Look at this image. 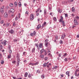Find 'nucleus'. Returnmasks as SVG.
Listing matches in <instances>:
<instances>
[{
  "instance_id": "obj_1",
  "label": "nucleus",
  "mask_w": 79,
  "mask_h": 79,
  "mask_svg": "<svg viewBox=\"0 0 79 79\" xmlns=\"http://www.w3.org/2000/svg\"><path fill=\"white\" fill-rule=\"evenodd\" d=\"M60 19L59 20V22L61 23L63 25V26H65V23H64V21H63V17L62 16H60Z\"/></svg>"
},
{
  "instance_id": "obj_2",
  "label": "nucleus",
  "mask_w": 79,
  "mask_h": 79,
  "mask_svg": "<svg viewBox=\"0 0 79 79\" xmlns=\"http://www.w3.org/2000/svg\"><path fill=\"white\" fill-rule=\"evenodd\" d=\"M75 75L76 76H79V69H77L75 72Z\"/></svg>"
},
{
  "instance_id": "obj_3",
  "label": "nucleus",
  "mask_w": 79,
  "mask_h": 79,
  "mask_svg": "<svg viewBox=\"0 0 79 79\" xmlns=\"http://www.w3.org/2000/svg\"><path fill=\"white\" fill-rule=\"evenodd\" d=\"M34 18L33 14H31L30 17V20H33Z\"/></svg>"
},
{
  "instance_id": "obj_4",
  "label": "nucleus",
  "mask_w": 79,
  "mask_h": 79,
  "mask_svg": "<svg viewBox=\"0 0 79 79\" xmlns=\"http://www.w3.org/2000/svg\"><path fill=\"white\" fill-rule=\"evenodd\" d=\"M17 66H19V63L20 62V59L19 58H17Z\"/></svg>"
},
{
  "instance_id": "obj_5",
  "label": "nucleus",
  "mask_w": 79,
  "mask_h": 79,
  "mask_svg": "<svg viewBox=\"0 0 79 79\" xmlns=\"http://www.w3.org/2000/svg\"><path fill=\"white\" fill-rule=\"evenodd\" d=\"M4 6H3L0 9V12L1 13H4V11H3V9L4 8Z\"/></svg>"
},
{
  "instance_id": "obj_6",
  "label": "nucleus",
  "mask_w": 79,
  "mask_h": 79,
  "mask_svg": "<svg viewBox=\"0 0 79 79\" xmlns=\"http://www.w3.org/2000/svg\"><path fill=\"white\" fill-rule=\"evenodd\" d=\"M7 41L5 40H4L3 41L1 42L2 44H4V46H5L6 45Z\"/></svg>"
},
{
  "instance_id": "obj_7",
  "label": "nucleus",
  "mask_w": 79,
  "mask_h": 79,
  "mask_svg": "<svg viewBox=\"0 0 79 79\" xmlns=\"http://www.w3.org/2000/svg\"><path fill=\"white\" fill-rule=\"evenodd\" d=\"M65 36L66 35L64 33H63L61 35V39H64V38H65Z\"/></svg>"
},
{
  "instance_id": "obj_8",
  "label": "nucleus",
  "mask_w": 79,
  "mask_h": 79,
  "mask_svg": "<svg viewBox=\"0 0 79 79\" xmlns=\"http://www.w3.org/2000/svg\"><path fill=\"white\" fill-rule=\"evenodd\" d=\"M74 23L75 25H78V23H77V20L76 19H74Z\"/></svg>"
},
{
  "instance_id": "obj_9",
  "label": "nucleus",
  "mask_w": 79,
  "mask_h": 79,
  "mask_svg": "<svg viewBox=\"0 0 79 79\" xmlns=\"http://www.w3.org/2000/svg\"><path fill=\"white\" fill-rule=\"evenodd\" d=\"M47 23L45 22H44L42 25V28H43V27H44V26H47Z\"/></svg>"
},
{
  "instance_id": "obj_10",
  "label": "nucleus",
  "mask_w": 79,
  "mask_h": 79,
  "mask_svg": "<svg viewBox=\"0 0 79 79\" xmlns=\"http://www.w3.org/2000/svg\"><path fill=\"white\" fill-rule=\"evenodd\" d=\"M51 63H49V62H48L47 63V67H48V68H49L50 66H51Z\"/></svg>"
},
{
  "instance_id": "obj_11",
  "label": "nucleus",
  "mask_w": 79,
  "mask_h": 79,
  "mask_svg": "<svg viewBox=\"0 0 79 79\" xmlns=\"http://www.w3.org/2000/svg\"><path fill=\"white\" fill-rule=\"evenodd\" d=\"M9 32L10 33V34H14V31L13 30V29H11L10 31H9Z\"/></svg>"
},
{
  "instance_id": "obj_12",
  "label": "nucleus",
  "mask_w": 79,
  "mask_h": 79,
  "mask_svg": "<svg viewBox=\"0 0 79 79\" xmlns=\"http://www.w3.org/2000/svg\"><path fill=\"white\" fill-rule=\"evenodd\" d=\"M10 11L11 13H14V12H15V10L13 8L11 9H10Z\"/></svg>"
},
{
  "instance_id": "obj_13",
  "label": "nucleus",
  "mask_w": 79,
  "mask_h": 79,
  "mask_svg": "<svg viewBox=\"0 0 79 79\" xmlns=\"http://www.w3.org/2000/svg\"><path fill=\"white\" fill-rule=\"evenodd\" d=\"M4 16L5 18H7V17H8V14H7V13L5 12L4 13Z\"/></svg>"
},
{
  "instance_id": "obj_14",
  "label": "nucleus",
  "mask_w": 79,
  "mask_h": 79,
  "mask_svg": "<svg viewBox=\"0 0 79 79\" xmlns=\"http://www.w3.org/2000/svg\"><path fill=\"white\" fill-rule=\"evenodd\" d=\"M76 20H79V17L77 16L76 17H75V19Z\"/></svg>"
},
{
  "instance_id": "obj_15",
  "label": "nucleus",
  "mask_w": 79,
  "mask_h": 79,
  "mask_svg": "<svg viewBox=\"0 0 79 79\" xmlns=\"http://www.w3.org/2000/svg\"><path fill=\"white\" fill-rule=\"evenodd\" d=\"M39 47L40 48H42V47H43V44H42V43H40L39 44Z\"/></svg>"
},
{
  "instance_id": "obj_16",
  "label": "nucleus",
  "mask_w": 79,
  "mask_h": 79,
  "mask_svg": "<svg viewBox=\"0 0 79 79\" xmlns=\"http://www.w3.org/2000/svg\"><path fill=\"white\" fill-rule=\"evenodd\" d=\"M41 27V25H40V24H39L37 26V27L36 28L37 29H40V28Z\"/></svg>"
},
{
  "instance_id": "obj_17",
  "label": "nucleus",
  "mask_w": 79,
  "mask_h": 79,
  "mask_svg": "<svg viewBox=\"0 0 79 79\" xmlns=\"http://www.w3.org/2000/svg\"><path fill=\"white\" fill-rule=\"evenodd\" d=\"M72 11L73 12V13L75 11V9L74 8V7H73L72 8Z\"/></svg>"
},
{
  "instance_id": "obj_18",
  "label": "nucleus",
  "mask_w": 79,
  "mask_h": 79,
  "mask_svg": "<svg viewBox=\"0 0 79 79\" xmlns=\"http://www.w3.org/2000/svg\"><path fill=\"white\" fill-rule=\"evenodd\" d=\"M20 57V55H19V54H17V56H16L17 58H19Z\"/></svg>"
},
{
  "instance_id": "obj_19",
  "label": "nucleus",
  "mask_w": 79,
  "mask_h": 79,
  "mask_svg": "<svg viewBox=\"0 0 79 79\" xmlns=\"http://www.w3.org/2000/svg\"><path fill=\"white\" fill-rule=\"evenodd\" d=\"M40 58H44V55L43 54H41L40 56Z\"/></svg>"
},
{
  "instance_id": "obj_20",
  "label": "nucleus",
  "mask_w": 79,
  "mask_h": 79,
  "mask_svg": "<svg viewBox=\"0 0 79 79\" xmlns=\"http://www.w3.org/2000/svg\"><path fill=\"white\" fill-rule=\"evenodd\" d=\"M66 74L67 75H68V76H69V72L67 71L66 73Z\"/></svg>"
},
{
  "instance_id": "obj_21",
  "label": "nucleus",
  "mask_w": 79,
  "mask_h": 79,
  "mask_svg": "<svg viewBox=\"0 0 79 79\" xmlns=\"http://www.w3.org/2000/svg\"><path fill=\"white\" fill-rule=\"evenodd\" d=\"M57 67H58V66H56L52 68V69H57Z\"/></svg>"
},
{
  "instance_id": "obj_22",
  "label": "nucleus",
  "mask_w": 79,
  "mask_h": 79,
  "mask_svg": "<svg viewBox=\"0 0 79 79\" xmlns=\"http://www.w3.org/2000/svg\"><path fill=\"white\" fill-rule=\"evenodd\" d=\"M35 48H34L32 49L31 51L32 53H33V52H35Z\"/></svg>"
},
{
  "instance_id": "obj_23",
  "label": "nucleus",
  "mask_w": 79,
  "mask_h": 79,
  "mask_svg": "<svg viewBox=\"0 0 79 79\" xmlns=\"http://www.w3.org/2000/svg\"><path fill=\"white\" fill-rule=\"evenodd\" d=\"M28 74V73H27L26 72L25 74H24V76L25 77H27V75Z\"/></svg>"
},
{
  "instance_id": "obj_24",
  "label": "nucleus",
  "mask_w": 79,
  "mask_h": 79,
  "mask_svg": "<svg viewBox=\"0 0 79 79\" xmlns=\"http://www.w3.org/2000/svg\"><path fill=\"white\" fill-rule=\"evenodd\" d=\"M44 52V49H41V50L40 51V54H42V53Z\"/></svg>"
},
{
  "instance_id": "obj_25",
  "label": "nucleus",
  "mask_w": 79,
  "mask_h": 79,
  "mask_svg": "<svg viewBox=\"0 0 79 79\" xmlns=\"http://www.w3.org/2000/svg\"><path fill=\"white\" fill-rule=\"evenodd\" d=\"M29 15V12H28L27 11H26L25 12V15L26 16H27Z\"/></svg>"
},
{
  "instance_id": "obj_26",
  "label": "nucleus",
  "mask_w": 79,
  "mask_h": 79,
  "mask_svg": "<svg viewBox=\"0 0 79 79\" xmlns=\"http://www.w3.org/2000/svg\"><path fill=\"white\" fill-rule=\"evenodd\" d=\"M59 43L60 44H63V41L61 40L60 41Z\"/></svg>"
},
{
  "instance_id": "obj_27",
  "label": "nucleus",
  "mask_w": 79,
  "mask_h": 79,
  "mask_svg": "<svg viewBox=\"0 0 79 79\" xmlns=\"http://www.w3.org/2000/svg\"><path fill=\"white\" fill-rule=\"evenodd\" d=\"M47 63H44V64H43V67H46V66H47Z\"/></svg>"
},
{
  "instance_id": "obj_28",
  "label": "nucleus",
  "mask_w": 79,
  "mask_h": 79,
  "mask_svg": "<svg viewBox=\"0 0 79 79\" xmlns=\"http://www.w3.org/2000/svg\"><path fill=\"white\" fill-rule=\"evenodd\" d=\"M58 11L60 13H61V12H62V10H60L59 9H58Z\"/></svg>"
},
{
  "instance_id": "obj_29",
  "label": "nucleus",
  "mask_w": 79,
  "mask_h": 79,
  "mask_svg": "<svg viewBox=\"0 0 79 79\" xmlns=\"http://www.w3.org/2000/svg\"><path fill=\"white\" fill-rule=\"evenodd\" d=\"M16 60H13L12 61V63H13V64H16Z\"/></svg>"
},
{
  "instance_id": "obj_30",
  "label": "nucleus",
  "mask_w": 79,
  "mask_h": 79,
  "mask_svg": "<svg viewBox=\"0 0 79 79\" xmlns=\"http://www.w3.org/2000/svg\"><path fill=\"white\" fill-rule=\"evenodd\" d=\"M44 15H46L47 14V10L46 9H45L44 10Z\"/></svg>"
},
{
  "instance_id": "obj_31",
  "label": "nucleus",
  "mask_w": 79,
  "mask_h": 79,
  "mask_svg": "<svg viewBox=\"0 0 79 79\" xmlns=\"http://www.w3.org/2000/svg\"><path fill=\"white\" fill-rule=\"evenodd\" d=\"M11 57V54H9L8 55V58H10Z\"/></svg>"
},
{
  "instance_id": "obj_32",
  "label": "nucleus",
  "mask_w": 79,
  "mask_h": 79,
  "mask_svg": "<svg viewBox=\"0 0 79 79\" xmlns=\"http://www.w3.org/2000/svg\"><path fill=\"white\" fill-rule=\"evenodd\" d=\"M29 65H31L32 66H34V64L32 63L29 64Z\"/></svg>"
},
{
  "instance_id": "obj_33",
  "label": "nucleus",
  "mask_w": 79,
  "mask_h": 79,
  "mask_svg": "<svg viewBox=\"0 0 79 79\" xmlns=\"http://www.w3.org/2000/svg\"><path fill=\"white\" fill-rule=\"evenodd\" d=\"M19 6L21 7V2H19Z\"/></svg>"
},
{
  "instance_id": "obj_34",
  "label": "nucleus",
  "mask_w": 79,
  "mask_h": 79,
  "mask_svg": "<svg viewBox=\"0 0 79 79\" xmlns=\"http://www.w3.org/2000/svg\"><path fill=\"white\" fill-rule=\"evenodd\" d=\"M10 6H11V7H12L13 6V4L12 3H10Z\"/></svg>"
},
{
  "instance_id": "obj_35",
  "label": "nucleus",
  "mask_w": 79,
  "mask_h": 79,
  "mask_svg": "<svg viewBox=\"0 0 79 79\" xmlns=\"http://www.w3.org/2000/svg\"><path fill=\"white\" fill-rule=\"evenodd\" d=\"M40 8H38V9L37 10H36V13H37V12H39V11H40Z\"/></svg>"
},
{
  "instance_id": "obj_36",
  "label": "nucleus",
  "mask_w": 79,
  "mask_h": 79,
  "mask_svg": "<svg viewBox=\"0 0 79 79\" xmlns=\"http://www.w3.org/2000/svg\"><path fill=\"white\" fill-rule=\"evenodd\" d=\"M41 77H42V79H44L45 78V75L44 74H43L42 76H41Z\"/></svg>"
},
{
  "instance_id": "obj_37",
  "label": "nucleus",
  "mask_w": 79,
  "mask_h": 79,
  "mask_svg": "<svg viewBox=\"0 0 79 79\" xmlns=\"http://www.w3.org/2000/svg\"><path fill=\"white\" fill-rule=\"evenodd\" d=\"M13 78L14 79H21V78H16V77H13Z\"/></svg>"
},
{
  "instance_id": "obj_38",
  "label": "nucleus",
  "mask_w": 79,
  "mask_h": 79,
  "mask_svg": "<svg viewBox=\"0 0 79 79\" xmlns=\"http://www.w3.org/2000/svg\"><path fill=\"white\" fill-rule=\"evenodd\" d=\"M45 45H46V47H47V45H48V42H45Z\"/></svg>"
},
{
  "instance_id": "obj_39",
  "label": "nucleus",
  "mask_w": 79,
  "mask_h": 79,
  "mask_svg": "<svg viewBox=\"0 0 79 79\" xmlns=\"http://www.w3.org/2000/svg\"><path fill=\"white\" fill-rule=\"evenodd\" d=\"M39 64V62H37L35 63L34 64L35 65H38V64Z\"/></svg>"
},
{
  "instance_id": "obj_40",
  "label": "nucleus",
  "mask_w": 79,
  "mask_h": 79,
  "mask_svg": "<svg viewBox=\"0 0 79 79\" xmlns=\"http://www.w3.org/2000/svg\"><path fill=\"white\" fill-rule=\"evenodd\" d=\"M15 6H17V2H15L14 3Z\"/></svg>"
},
{
  "instance_id": "obj_41",
  "label": "nucleus",
  "mask_w": 79,
  "mask_h": 79,
  "mask_svg": "<svg viewBox=\"0 0 79 79\" xmlns=\"http://www.w3.org/2000/svg\"><path fill=\"white\" fill-rule=\"evenodd\" d=\"M9 25H10V24L7 23L6 24V27H8L9 26Z\"/></svg>"
},
{
  "instance_id": "obj_42",
  "label": "nucleus",
  "mask_w": 79,
  "mask_h": 79,
  "mask_svg": "<svg viewBox=\"0 0 79 79\" xmlns=\"http://www.w3.org/2000/svg\"><path fill=\"white\" fill-rule=\"evenodd\" d=\"M35 45L37 47L39 48V44H35Z\"/></svg>"
},
{
  "instance_id": "obj_43",
  "label": "nucleus",
  "mask_w": 79,
  "mask_h": 79,
  "mask_svg": "<svg viewBox=\"0 0 79 79\" xmlns=\"http://www.w3.org/2000/svg\"><path fill=\"white\" fill-rule=\"evenodd\" d=\"M9 53L10 54H11L12 53V51L11 50V49L9 50Z\"/></svg>"
},
{
  "instance_id": "obj_44",
  "label": "nucleus",
  "mask_w": 79,
  "mask_h": 79,
  "mask_svg": "<svg viewBox=\"0 0 79 79\" xmlns=\"http://www.w3.org/2000/svg\"><path fill=\"white\" fill-rule=\"evenodd\" d=\"M40 70H37L36 71V73H40Z\"/></svg>"
},
{
  "instance_id": "obj_45",
  "label": "nucleus",
  "mask_w": 79,
  "mask_h": 79,
  "mask_svg": "<svg viewBox=\"0 0 79 79\" xmlns=\"http://www.w3.org/2000/svg\"><path fill=\"white\" fill-rule=\"evenodd\" d=\"M35 34H36V32L35 31H34L33 32V35H34V36H35V35H35Z\"/></svg>"
},
{
  "instance_id": "obj_46",
  "label": "nucleus",
  "mask_w": 79,
  "mask_h": 79,
  "mask_svg": "<svg viewBox=\"0 0 79 79\" xmlns=\"http://www.w3.org/2000/svg\"><path fill=\"white\" fill-rule=\"evenodd\" d=\"M53 20L55 21H56V17L53 18Z\"/></svg>"
},
{
  "instance_id": "obj_47",
  "label": "nucleus",
  "mask_w": 79,
  "mask_h": 79,
  "mask_svg": "<svg viewBox=\"0 0 79 79\" xmlns=\"http://www.w3.org/2000/svg\"><path fill=\"white\" fill-rule=\"evenodd\" d=\"M18 19V16H16V18H15V21H17Z\"/></svg>"
},
{
  "instance_id": "obj_48",
  "label": "nucleus",
  "mask_w": 79,
  "mask_h": 79,
  "mask_svg": "<svg viewBox=\"0 0 79 79\" xmlns=\"http://www.w3.org/2000/svg\"><path fill=\"white\" fill-rule=\"evenodd\" d=\"M1 63L2 64H4V61L3 60H1Z\"/></svg>"
},
{
  "instance_id": "obj_49",
  "label": "nucleus",
  "mask_w": 79,
  "mask_h": 79,
  "mask_svg": "<svg viewBox=\"0 0 79 79\" xmlns=\"http://www.w3.org/2000/svg\"><path fill=\"white\" fill-rule=\"evenodd\" d=\"M8 48L9 50H11V46L10 45H9L8 47Z\"/></svg>"
},
{
  "instance_id": "obj_50",
  "label": "nucleus",
  "mask_w": 79,
  "mask_h": 79,
  "mask_svg": "<svg viewBox=\"0 0 79 79\" xmlns=\"http://www.w3.org/2000/svg\"><path fill=\"white\" fill-rule=\"evenodd\" d=\"M65 17H66V18H68V14H65Z\"/></svg>"
},
{
  "instance_id": "obj_51",
  "label": "nucleus",
  "mask_w": 79,
  "mask_h": 79,
  "mask_svg": "<svg viewBox=\"0 0 79 79\" xmlns=\"http://www.w3.org/2000/svg\"><path fill=\"white\" fill-rule=\"evenodd\" d=\"M62 3H63V4H66V2L65 1H64L62 2Z\"/></svg>"
},
{
  "instance_id": "obj_52",
  "label": "nucleus",
  "mask_w": 79,
  "mask_h": 79,
  "mask_svg": "<svg viewBox=\"0 0 79 79\" xmlns=\"http://www.w3.org/2000/svg\"><path fill=\"white\" fill-rule=\"evenodd\" d=\"M48 42V40L46 39L45 40V42Z\"/></svg>"
},
{
  "instance_id": "obj_53",
  "label": "nucleus",
  "mask_w": 79,
  "mask_h": 79,
  "mask_svg": "<svg viewBox=\"0 0 79 79\" xmlns=\"http://www.w3.org/2000/svg\"><path fill=\"white\" fill-rule=\"evenodd\" d=\"M67 56V53H65L64 54V55L63 56Z\"/></svg>"
},
{
  "instance_id": "obj_54",
  "label": "nucleus",
  "mask_w": 79,
  "mask_h": 79,
  "mask_svg": "<svg viewBox=\"0 0 79 79\" xmlns=\"http://www.w3.org/2000/svg\"><path fill=\"white\" fill-rule=\"evenodd\" d=\"M16 23H15V22H14L13 23V26H16Z\"/></svg>"
},
{
  "instance_id": "obj_55",
  "label": "nucleus",
  "mask_w": 79,
  "mask_h": 79,
  "mask_svg": "<svg viewBox=\"0 0 79 79\" xmlns=\"http://www.w3.org/2000/svg\"><path fill=\"white\" fill-rule=\"evenodd\" d=\"M30 36H33L34 34H33V33H31L30 34Z\"/></svg>"
},
{
  "instance_id": "obj_56",
  "label": "nucleus",
  "mask_w": 79,
  "mask_h": 79,
  "mask_svg": "<svg viewBox=\"0 0 79 79\" xmlns=\"http://www.w3.org/2000/svg\"><path fill=\"white\" fill-rule=\"evenodd\" d=\"M58 37L57 36H56V40H58Z\"/></svg>"
},
{
  "instance_id": "obj_57",
  "label": "nucleus",
  "mask_w": 79,
  "mask_h": 79,
  "mask_svg": "<svg viewBox=\"0 0 79 79\" xmlns=\"http://www.w3.org/2000/svg\"><path fill=\"white\" fill-rule=\"evenodd\" d=\"M17 41H18L17 39H15L14 40V42H17Z\"/></svg>"
},
{
  "instance_id": "obj_58",
  "label": "nucleus",
  "mask_w": 79,
  "mask_h": 79,
  "mask_svg": "<svg viewBox=\"0 0 79 79\" xmlns=\"http://www.w3.org/2000/svg\"><path fill=\"white\" fill-rule=\"evenodd\" d=\"M61 53L59 54L58 56H59V57H60L61 56Z\"/></svg>"
},
{
  "instance_id": "obj_59",
  "label": "nucleus",
  "mask_w": 79,
  "mask_h": 79,
  "mask_svg": "<svg viewBox=\"0 0 79 79\" xmlns=\"http://www.w3.org/2000/svg\"><path fill=\"white\" fill-rule=\"evenodd\" d=\"M28 77H31V74H29L28 75Z\"/></svg>"
},
{
  "instance_id": "obj_60",
  "label": "nucleus",
  "mask_w": 79,
  "mask_h": 79,
  "mask_svg": "<svg viewBox=\"0 0 79 79\" xmlns=\"http://www.w3.org/2000/svg\"><path fill=\"white\" fill-rule=\"evenodd\" d=\"M2 54L0 53V58H2Z\"/></svg>"
},
{
  "instance_id": "obj_61",
  "label": "nucleus",
  "mask_w": 79,
  "mask_h": 79,
  "mask_svg": "<svg viewBox=\"0 0 79 79\" xmlns=\"http://www.w3.org/2000/svg\"><path fill=\"white\" fill-rule=\"evenodd\" d=\"M45 60H47V59H48V58L47 57H46L45 58Z\"/></svg>"
},
{
  "instance_id": "obj_62",
  "label": "nucleus",
  "mask_w": 79,
  "mask_h": 79,
  "mask_svg": "<svg viewBox=\"0 0 79 79\" xmlns=\"http://www.w3.org/2000/svg\"><path fill=\"white\" fill-rule=\"evenodd\" d=\"M64 60L65 61H67V58H66L65 59H64Z\"/></svg>"
},
{
  "instance_id": "obj_63",
  "label": "nucleus",
  "mask_w": 79,
  "mask_h": 79,
  "mask_svg": "<svg viewBox=\"0 0 79 79\" xmlns=\"http://www.w3.org/2000/svg\"><path fill=\"white\" fill-rule=\"evenodd\" d=\"M77 38H79V35H77Z\"/></svg>"
},
{
  "instance_id": "obj_64",
  "label": "nucleus",
  "mask_w": 79,
  "mask_h": 79,
  "mask_svg": "<svg viewBox=\"0 0 79 79\" xmlns=\"http://www.w3.org/2000/svg\"><path fill=\"white\" fill-rule=\"evenodd\" d=\"M60 76L62 77H63V74H61L60 75Z\"/></svg>"
}]
</instances>
